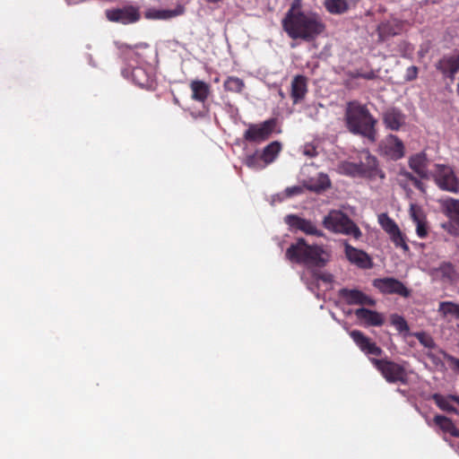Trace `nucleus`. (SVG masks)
I'll return each mask as SVG.
<instances>
[{"label": "nucleus", "mask_w": 459, "mask_h": 459, "mask_svg": "<svg viewBox=\"0 0 459 459\" xmlns=\"http://www.w3.org/2000/svg\"><path fill=\"white\" fill-rule=\"evenodd\" d=\"M281 144L278 141L272 142L265 146L260 153V158L264 161V165L273 162L281 152Z\"/></svg>", "instance_id": "23"}, {"label": "nucleus", "mask_w": 459, "mask_h": 459, "mask_svg": "<svg viewBox=\"0 0 459 459\" xmlns=\"http://www.w3.org/2000/svg\"><path fill=\"white\" fill-rule=\"evenodd\" d=\"M313 278L316 280H320L324 282H332L333 280V276L328 273H321L316 269L311 271Z\"/></svg>", "instance_id": "39"}, {"label": "nucleus", "mask_w": 459, "mask_h": 459, "mask_svg": "<svg viewBox=\"0 0 459 459\" xmlns=\"http://www.w3.org/2000/svg\"><path fill=\"white\" fill-rule=\"evenodd\" d=\"M353 342L359 348L366 354L380 356L383 352L382 349L378 347L376 342H372L368 336L359 330H353L350 333Z\"/></svg>", "instance_id": "13"}, {"label": "nucleus", "mask_w": 459, "mask_h": 459, "mask_svg": "<svg viewBox=\"0 0 459 459\" xmlns=\"http://www.w3.org/2000/svg\"><path fill=\"white\" fill-rule=\"evenodd\" d=\"M357 167H358V176H360V177H365V163L364 161H360L359 163H357Z\"/></svg>", "instance_id": "49"}, {"label": "nucleus", "mask_w": 459, "mask_h": 459, "mask_svg": "<svg viewBox=\"0 0 459 459\" xmlns=\"http://www.w3.org/2000/svg\"><path fill=\"white\" fill-rule=\"evenodd\" d=\"M378 222L383 230L388 233L391 240L396 247H401L404 251H409V247L406 244L403 235L401 232L398 225L391 219L387 213H381L378 215Z\"/></svg>", "instance_id": "10"}, {"label": "nucleus", "mask_w": 459, "mask_h": 459, "mask_svg": "<svg viewBox=\"0 0 459 459\" xmlns=\"http://www.w3.org/2000/svg\"><path fill=\"white\" fill-rule=\"evenodd\" d=\"M438 311L444 316L453 315L456 318H459V304L451 301L440 302Z\"/></svg>", "instance_id": "31"}, {"label": "nucleus", "mask_w": 459, "mask_h": 459, "mask_svg": "<svg viewBox=\"0 0 459 459\" xmlns=\"http://www.w3.org/2000/svg\"><path fill=\"white\" fill-rule=\"evenodd\" d=\"M371 362L381 372L387 382H405L406 371L402 365L386 359H371Z\"/></svg>", "instance_id": "5"}, {"label": "nucleus", "mask_w": 459, "mask_h": 459, "mask_svg": "<svg viewBox=\"0 0 459 459\" xmlns=\"http://www.w3.org/2000/svg\"><path fill=\"white\" fill-rule=\"evenodd\" d=\"M391 324L396 328V330L404 335L409 334V325L402 316H399L397 314H393L390 316Z\"/></svg>", "instance_id": "30"}, {"label": "nucleus", "mask_w": 459, "mask_h": 459, "mask_svg": "<svg viewBox=\"0 0 459 459\" xmlns=\"http://www.w3.org/2000/svg\"><path fill=\"white\" fill-rule=\"evenodd\" d=\"M275 125L274 119H268L261 124L249 125L244 134V139L251 143L265 141L272 134Z\"/></svg>", "instance_id": "8"}, {"label": "nucleus", "mask_w": 459, "mask_h": 459, "mask_svg": "<svg viewBox=\"0 0 459 459\" xmlns=\"http://www.w3.org/2000/svg\"><path fill=\"white\" fill-rule=\"evenodd\" d=\"M323 225L325 229L335 233L351 235L357 239L361 237L359 228L347 214L341 211H331L328 215L324 218Z\"/></svg>", "instance_id": "4"}, {"label": "nucleus", "mask_w": 459, "mask_h": 459, "mask_svg": "<svg viewBox=\"0 0 459 459\" xmlns=\"http://www.w3.org/2000/svg\"><path fill=\"white\" fill-rule=\"evenodd\" d=\"M431 398L441 410L447 412H457V410L451 404L448 395L444 396L440 394H434Z\"/></svg>", "instance_id": "29"}, {"label": "nucleus", "mask_w": 459, "mask_h": 459, "mask_svg": "<svg viewBox=\"0 0 459 459\" xmlns=\"http://www.w3.org/2000/svg\"><path fill=\"white\" fill-rule=\"evenodd\" d=\"M355 315L359 319L364 320L368 325L380 326L385 323L383 315L375 310L360 307L355 310Z\"/></svg>", "instance_id": "17"}, {"label": "nucleus", "mask_w": 459, "mask_h": 459, "mask_svg": "<svg viewBox=\"0 0 459 459\" xmlns=\"http://www.w3.org/2000/svg\"><path fill=\"white\" fill-rule=\"evenodd\" d=\"M303 153L306 156H308V157H311V158L316 156V154H317L316 148L314 146H311V145L305 146Z\"/></svg>", "instance_id": "47"}, {"label": "nucleus", "mask_w": 459, "mask_h": 459, "mask_svg": "<svg viewBox=\"0 0 459 459\" xmlns=\"http://www.w3.org/2000/svg\"><path fill=\"white\" fill-rule=\"evenodd\" d=\"M416 225H417V229H416L417 235L421 238H425L428 235V230H427V224H426L425 219H423L420 221H418V223H416Z\"/></svg>", "instance_id": "41"}, {"label": "nucleus", "mask_w": 459, "mask_h": 459, "mask_svg": "<svg viewBox=\"0 0 459 459\" xmlns=\"http://www.w3.org/2000/svg\"><path fill=\"white\" fill-rule=\"evenodd\" d=\"M353 342L359 348L366 354L380 356L383 352L382 349L378 347L376 342H372L368 336L359 330H353L350 333Z\"/></svg>", "instance_id": "14"}, {"label": "nucleus", "mask_w": 459, "mask_h": 459, "mask_svg": "<svg viewBox=\"0 0 459 459\" xmlns=\"http://www.w3.org/2000/svg\"><path fill=\"white\" fill-rule=\"evenodd\" d=\"M325 7L331 13H343L348 8V3L346 0H325Z\"/></svg>", "instance_id": "28"}, {"label": "nucleus", "mask_w": 459, "mask_h": 459, "mask_svg": "<svg viewBox=\"0 0 459 459\" xmlns=\"http://www.w3.org/2000/svg\"><path fill=\"white\" fill-rule=\"evenodd\" d=\"M342 170L345 174L352 177L358 176V167L357 163L354 162H345L342 164Z\"/></svg>", "instance_id": "40"}, {"label": "nucleus", "mask_w": 459, "mask_h": 459, "mask_svg": "<svg viewBox=\"0 0 459 459\" xmlns=\"http://www.w3.org/2000/svg\"><path fill=\"white\" fill-rule=\"evenodd\" d=\"M410 215L415 223H418V221H420L423 219H425L422 214L421 209L416 204H411Z\"/></svg>", "instance_id": "38"}, {"label": "nucleus", "mask_w": 459, "mask_h": 459, "mask_svg": "<svg viewBox=\"0 0 459 459\" xmlns=\"http://www.w3.org/2000/svg\"><path fill=\"white\" fill-rule=\"evenodd\" d=\"M396 32L391 29L387 24H383L381 27H380V35H384V36H394L395 35Z\"/></svg>", "instance_id": "45"}, {"label": "nucleus", "mask_w": 459, "mask_h": 459, "mask_svg": "<svg viewBox=\"0 0 459 459\" xmlns=\"http://www.w3.org/2000/svg\"><path fill=\"white\" fill-rule=\"evenodd\" d=\"M436 166L437 170L434 175V180L438 187L444 191L459 193V181L454 170L446 165Z\"/></svg>", "instance_id": "6"}, {"label": "nucleus", "mask_w": 459, "mask_h": 459, "mask_svg": "<svg viewBox=\"0 0 459 459\" xmlns=\"http://www.w3.org/2000/svg\"><path fill=\"white\" fill-rule=\"evenodd\" d=\"M447 215L459 212V200L449 198L444 203Z\"/></svg>", "instance_id": "36"}, {"label": "nucleus", "mask_w": 459, "mask_h": 459, "mask_svg": "<svg viewBox=\"0 0 459 459\" xmlns=\"http://www.w3.org/2000/svg\"><path fill=\"white\" fill-rule=\"evenodd\" d=\"M436 67L445 76L454 80L455 74L459 71V54L444 56L437 63Z\"/></svg>", "instance_id": "16"}, {"label": "nucleus", "mask_w": 459, "mask_h": 459, "mask_svg": "<svg viewBox=\"0 0 459 459\" xmlns=\"http://www.w3.org/2000/svg\"><path fill=\"white\" fill-rule=\"evenodd\" d=\"M433 273H439L446 281H453L456 275L455 266L450 262H442L438 267L432 269Z\"/></svg>", "instance_id": "27"}, {"label": "nucleus", "mask_w": 459, "mask_h": 459, "mask_svg": "<svg viewBox=\"0 0 459 459\" xmlns=\"http://www.w3.org/2000/svg\"><path fill=\"white\" fill-rule=\"evenodd\" d=\"M434 422L441 430H456L451 420L443 415L434 417Z\"/></svg>", "instance_id": "33"}, {"label": "nucleus", "mask_w": 459, "mask_h": 459, "mask_svg": "<svg viewBox=\"0 0 459 459\" xmlns=\"http://www.w3.org/2000/svg\"><path fill=\"white\" fill-rule=\"evenodd\" d=\"M448 397H449L450 401H455V403H457L459 404V396L450 394V395H448Z\"/></svg>", "instance_id": "52"}, {"label": "nucleus", "mask_w": 459, "mask_h": 459, "mask_svg": "<svg viewBox=\"0 0 459 459\" xmlns=\"http://www.w3.org/2000/svg\"><path fill=\"white\" fill-rule=\"evenodd\" d=\"M185 12V8L182 5H178L174 10H158V9H149L145 12L144 16L146 19H153V20H169L178 15L183 14Z\"/></svg>", "instance_id": "19"}, {"label": "nucleus", "mask_w": 459, "mask_h": 459, "mask_svg": "<svg viewBox=\"0 0 459 459\" xmlns=\"http://www.w3.org/2000/svg\"><path fill=\"white\" fill-rule=\"evenodd\" d=\"M452 437H459V431L456 432H448Z\"/></svg>", "instance_id": "53"}, {"label": "nucleus", "mask_w": 459, "mask_h": 459, "mask_svg": "<svg viewBox=\"0 0 459 459\" xmlns=\"http://www.w3.org/2000/svg\"><path fill=\"white\" fill-rule=\"evenodd\" d=\"M365 177L368 178H376L379 177L380 178H385L384 172L378 169V162L375 156H372L368 152H367L365 157Z\"/></svg>", "instance_id": "22"}, {"label": "nucleus", "mask_w": 459, "mask_h": 459, "mask_svg": "<svg viewBox=\"0 0 459 459\" xmlns=\"http://www.w3.org/2000/svg\"><path fill=\"white\" fill-rule=\"evenodd\" d=\"M373 286L384 294H397L403 298L411 295V290L402 281L392 277L375 279Z\"/></svg>", "instance_id": "9"}, {"label": "nucleus", "mask_w": 459, "mask_h": 459, "mask_svg": "<svg viewBox=\"0 0 459 459\" xmlns=\"http://www.w3.org/2000/svg\"><path fill=\"white\" fill-rule=\"evenodd\" d=\"M285 257L308 268H323L330 261L331 253L322 246L308 245L305 238H299L287 248Z\"/></svg>", "instance_id": "2"}, {"label": "nucleus", "mask_w": 459, "mask_h": 459, "mask_svg": "<svg viewBox=\"0 0 459 459\" xmlns=\"http://www.w3.org/2000/svg\"><path fill=\"white\" fill-rule=\"evenodd\" d=\"M448 216L451 219V222L456 224L459 227V212L456 213H452Z\"/></svg>", "instance_id": "50"}, {"label": "nucleus", "mask_w": 459, "mask_h": 459, "mask_svg": "<svg viewBox=\"0 0 459 459\" xmlns=\"http://www.w3.org/2000/svg\"><path fill=\"white\" fill-rule=\"evenodd\" d=\"M409 167L421 178H429L427 158L423 152L413 155L409 160Z\"/></svg>", "instance_id": "21"}, {"label": "nucleus", "mask_w": 459, "mask_h": 459, "mask_svg": "<svg viewBox=\"0 0 459 459\" xmlns=\"http://www.w3.org/2000/svg\"><path fill=\"white\" fill-rule=\"evenodd\" d=\"M244 86V82L238 77H229L224 82L225 90L233 92L242 91Z\"/></svg>", "instance_id": "32"}, {"label": "nucleus", "mask_w": 459, "mask_h": 459, "mask_svg": "<svg viewBox=\"0 0 459 459\" xmlns=\"http://www.w3.org/2000/svg\"><path fill=\"white\" fill-rule=\"evenodd\" d=\"M261 158L260 154L258 152H255L254 154L248 155L245 160V164L251 168V169H261L264 168L265 165L264 163H261Z\"/></svg>", "instance_id": "35"}, {"label": "nucleus", "mask_w": 459, "mask_h": 459, "mask_svg": "<svg viewBox=\"0 0 459 459\" xmlns=\"http://www.w3.org/2000/svg\"><path fill=\"white\" fill-rule=\"evenodd\" d=\"M301 7V0H294L291 4L290 8L288 11H291L293 15H296L298 13H303L300 10Z\"/></svg>", "instance_id": "44"}, {"label": "nucleus", "mask_w": 459, "mask_h": 459, "mask_svg": "<svg viewBox=\"0 0 459 459\" xmlns=\"http://www.w3.org/2000/svg\"><path fill=\"white\" fill-rule=\"evenodd\" d=\"M282 28L290 39L310 42L325 31V25L316 13H298L293 15L291 11H288L282 19Z\"/></svg>", "instance_id": "1"}, {"label": "nucleus", "mask_w": 459, "mask_h": 459, "mask_svg": "<svg viewBox=\"0 0 459 459\" xmlns=\"http://www.w3.org/2000/svg\"><path fill=\"white\" fill-rule=\"evenodd\" d=\"M306 186L312 192L321 193L331 186V181L326 174L320 173L316 179L311 180Z\"/></svg>", "instance_id": "25"}, {"label": "nucleus", "mask_w": 459, "mask_h": 459, "mask_svg": "<svg viewBox=\"0 0 459 459\" xmlns=\"http://www.w3.org/2000/svg\"><path fill=\"white\" fill-rule=\"evenodd\" d=\"M364 78V79H367V80H372L376 77L374 72H370V73H367V74H359V73H357L355 75H353V78Z\"/></svg>", "instance_id": "48"}, {"label": "nucleus", "mask_w": 459, "mask_h": 459, "mask_svg": "<svg viewBox=\"0 0 459 459\" xmlns=\"http://www.w3.org/2000/svg\"><path fill=\"white\" fill-rule=\"evenodd\" d=\"M414 336L426 348L434 349L436 347V342L433 338L424 332L416 333Z\"/></svg>", "instance_id": "34"}, {"label": "nucleus", "mask_w": 459, "mask_h": 459, "mask_svg": "<svg viewBox=\"0 0 459 459\" xmlns=\"http://www.w3.org/2000/svg\"><path fill=\"white\" fill-rule=\"evenodd\" d=\"M338 296L344 300L347 305H367V306H375L376 300L366 295L359 290L357 289H347L342 288L338 290Z\"/></svg>", "instance_id": "11"}, {"label": "nucleus", "mask_w": 459, "mask_h": 459, "mask_svg": "<svg viewBox=\"0 0 459 459\" xmlns=\"http://www.w3.org/2000/svg\"><path fill=\"white\" fill-rule=\"evenodd\" d=\"M344 120L347 129L351 134L366 137L372 142L376 140L377 120L366 105L357 100L349 101L345 108Z\"/></svg>", "instance_id": "3"}, {"label": "nucleus", "mask_w": 459, "mask_h": 459, "mask_svg": "<svg viewBox=\"0 0 459 459\" xmlns=\"http://www.w3.org/2000/svg\"><path fill=\"white\" fill-rule=\"evenodd\" d=\"M307 91V78L303 75H296L291 82L290 96L293 103L296 104L301 101Z\"/></svg>", "instance_id": "18"}, {"label": "nucleus", "mask_w": 459, "mask_h": 459, "mask_svg": "<svg viewBox=\"0 0 459 459\" xmlns=\"http://www.w3.org/2000/svg\"><path fill=\"white\" fill-rule=\"evenodd\" d=\"M393 144L386 146V153L394 160H397L404 156V145L403 142L395 135H390Z\"/></svg>", "instance_id": "24"}, {"label": "nucleus", "mask_w": 459, "mask_h": 459, "mask_svg": "<svg viewBox=\"0 0 459 459\" xmlns=\"http://www.w3.org/2000/svg\"><path fill=\"white\" fill-rule=\"evenodd\" d=\"M302 192H303V188L301 186H291V187H287L285 189V191H284L285 195L287 197H290V196H293V195H299Z\"/></svg>", "instance_id": "43"}, {"label": "nucleus", "mask_w": 459, "mask_h": 459, "mask_svg": "<svg viewBox=\"0 0 459 459\" xmlns=\"http://www.w3.org/2000/svg\"><path fill=\"white\" fill-rule=\"evenodd\" d=\"M106 18L112 22L129 24L140 20L139 9L133 5H126L122 8L108 9L105 12Z\"/></svg>", "instance_id": "7"}, {"label": "nucleus", "mask_w": 459, "mask_h": 459, "mask_svg": "<svg viewBox=\"0 0 459 459\" xmlns=\"http://www.w3.org/2000/svg\"><path fill=\"white\" fill-rule=\"evenodd\" d=\"M418 68L414 65L407 69L406 79L407 81L414 80L417 77Z\"/></svg>", "instance_id": "46"}, {"label": "nucleus", "mask_w": 459, "mask_h": 459, "mask_svg": "<svg viewBox=\"0 0 459 459\" xmlns=\"http://www.w3.org/2000/svg\"><path fill=\"white\" fill-rule=\"evenodd\" d=\"M345 255L351 263L360 268L371 267V260L368 255L360 249L351 247L348 243H345Z\"/></svg>", "instance_id": "15"}, {"label": "nucleus", "mask_w": 459, "mask_h": 459, "mask_svg": "<svg viewBox=\"0 0 459 459\" xmlns=\"http://www.w3.org/2000/svg\"><path fill=\"white\" fill-rule=\"evenodd\" d=\"M448 359L455 365V367L459 370V359H456L453 356H448Z\"/></svg>", "instance_id": "51"}, {"label": "nucleus", "mask_w": 459, "mask_h": 459, "mask_svg": "<svg viewBox=\"0 0 459 459\" xmlns=\"http://www.w3.org/2000/svg\"><path fill=\"white\" fill-rule=\"evenodd\" d=\"M193 91L192 98L198 101H204L209 94V85L202 81H193L191 82Z\"/></svg>", "instance_id": "26"}, {"label": "nucleus", "mask_w": 459, "mask_h": 459, "mask_svg": "<svg viewBox=\"0 0 459 459\" xmlns=\"http://www.w3.org/2000/svg\"><path fill=\"white\" fill-rule=\"evenodd\" d=\"M385 126L393 131H397L404 123V116L397 108H390L384 114Z\"/></svg>", "instance_id": "20"}, {"label": "nucleus", "mask_w": 459, "mask_h": 459, "mask_svg": "<svg viewBox=\"0 0 459 459\" xmlns=\"http://www.w3.org/2000/svg\"><path fill=\"white\" fill-rule=\"evenodd\" d=\"M284 221L290 228L301 230L307 235H314L318 237L324 235L321 230L316 229L312 221L303 219L298 215L289 214L285 216Z\"/></svg>", "instance_id": "12"}, {"label": "nucleus", "mask_w": 459, "mask_h": 459, "mask_svg": "<svg viewBox=\"0 0 459 459\" xmlns=\"http://www.w3.org/2000/svg\"><path fill=\"white\" fill-rule=\"evenodd\" d=\"M442 228L445 229L446 230H447V232L453 236L459 235V227L451 221L443 223Z\"/></svg>", "instance_id": "42"}, {"label": "nucleus", "mask_w": 459, "mask_h": 459, "mask_svg": "<svg viewBox=\"0 0 459 459\" xmlns=\"http://www.w3.org/2000/svg\"><path fill=\"white\" fill-rule=\"evenodd\" d=\"M400 175L405 177L410 181H411L415 187H417L421 192H425L424 185L423 183L419 180L416 177H414L411 172L408 171H401Z\"/></svg>", "instance_id": "37"}]
</instances>
